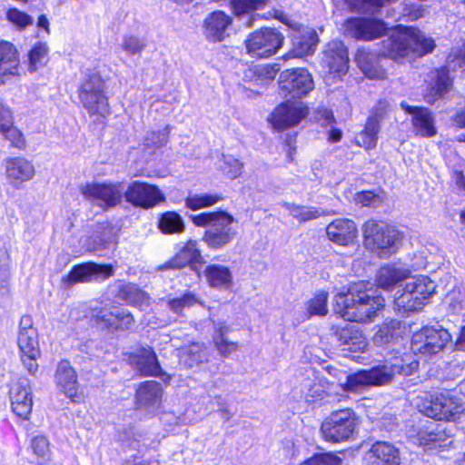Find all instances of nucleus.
<instances>
[{"label":"nucleus","mask_w":465,"mask_h":465,"mask_svg":"<svg viewBox=\"0 0 465 465\" xmlns=\"http://www.w3.org/2000/svg\"><path fill=\"white\" fill-rule=\"evenodd\" d=\"M313 88L312 76L304 68L287 69L280 74V94L285 99H302L308 95Z\"/></svg>","instance_id":"9"},{"label":"nucleus","mask_w":465,"mask_h":465,"mask_svg":"<svg viewBox=\"0 0 465 465\" xmlns=\"http://www.w3.org/2000/svg\"><path fill=\"white\" fill-rule=\"evenodd\" d=\"M436 285L428 276L411 278L394 295V309L400 312L420 310L434 292Z\"/></svg>","instance_id":"5"},{"label":"nucleus","mask_w":465,"mask_h":465,"mask_svg":"<svg viewBox=\"0 0 465 465\" xmlns=\"http://www.w3.org/2000/svg\"><path fill=\"white\" fill-rule=\"evenodd\" d=\"M389 380H346L344 383L336 384L331 383L328 384L327 390L332 393L335 392L336 395H340L342 397V394H340L337 390L342 391V393H356L360 392L366 386H382L386 384V381Z\"/></svg>","instance_id":"38"},{"label":"nucleus","mask_w":465,"mask_h":465,"mask_svg":"<svg viewBox=\"0 0 465 465\" xmlns=\"http://www.w3.org/2000/svg\"><path fill=\"white\" fill-rule=\"evenodd\" d=\"M322 64L333 78H341L349 68L347 48L339 40H333L326 45L322 58Z\"/></svg>","instance_id":"17"},{"label":"nucleus","mask_w":465,"mask_h":465,"mask_svg":"<svg viewBox=\"0 0 465 465\" xmlns=\"http://www.w3.org/2000/svg\"><path fill=\"white\" fill-rule=\"evenodd\" d=\"M455 346L460 351H465V326L460 329V335L455 342Z\"/></svg>","instance_id":"64"},{"label":"nucleus","mask_w":465,"mask_h":465,"mask_svg":"<svg viewBox=\"0 0 465 465\" xmlns=\"http://www.w3.org/2000/svg\"><path fill=\"white\" fill-rule=\"evenodd\" d=\"M457 67L460 72L465 68V43L460 50H454L448 57V66L431 73L430 82L424 94V99L429 104L435 103L448 93L451 87L449 71L455 72Z\"/></svg>","instance_id":"6"},{"label":"nucleus","mask_w":465,"mask_h":465,"mask_svg":"<svg viewBox=\"0 0 465 465\" xmlns=\"http://www.w3.org/2000/svg\"><path fill=\"white\" fill-rule=\"evenodd\" d=\"M58 386L72 401L81 402L84 401V389L79 387L77 380H59Z\"/></svg>","instance_id":"49"},{"label":"nucleus","mask_w":465,"mask_h":465,"mask_svg":"<svg viewBox=\"0 0 465 465\" xmlns=\"http://www.w3.org/2000/svg\"><path fill=\"white\" fill-rule=\"evenodd\" d=\"M12 124H14V116L11 108L0 102V130L10 127Z\"/></svg>","instance_id":"61"},{"label":"nucleus","mask_w":465,"mask_h":465,"mask_svg":"<svg viewBox=\"0 0 465 465\" xmlns=\"http://www.w3.org/2000/svg\"><path fill=\"white\" fill-rule=\"evenodd\" d=\"M284 36L275 28H262L250 34L245 40L247 53L255 58L275 54L283 44Z\"/></svg>","instance_id":"10"},{"label":"nucleus","mask_w":465,"mask_h":465,"mask_svg":"<svg viewBox=\"0 0 465 465\" xmlns=\"http://www.w3.org/2000/svg\"><path fill=\"white\" fill-rule=\"evenodd\" d=\"M17 345L24 366L30 375H35L38 370L37 359L40 357V348L37 330L34 328L33 320L29 315L21 317Z\"/></svg>","instance_id":"7"},{"label":"nucleus","mask_w":465,"mask_h":465,"mask_svg":"<svg viewBox=\"0 0 465 465\" xmlns=\"http://www.w3.org/2000/svg\"><path fill=\"white\" fill-rule=\"evenodd\" d=\"M283 207L300 222H308L320 217V212L314 207H305L295 203H284Z\"/></svg>","instance_id":"48"},{"label":"nucleus","mask_w":465,"mask_h":465,"mask_svg":"<svg viewBox=\"0 0 465 465\" xmlns=\"http://www.w3.org/2000/svg\"><path fill=\"white\" fill-rule=\"evenodd\" d=\"M0 134L11 143V145L24 149L25 147V140L23 134L12 124L10 127L0 130Z\"/></svg>","instance_id":"55"},{"label":"nucleus","mask_w":465,"mask_h":465,"mask_svg":"<svg viewBox=\"0 0 465 465\" xmlns=\"http://www.w3.org/2000/svg\"><path fill=\"white\" fill-rule=\"evenodd\" d=\"M328 292L321 291L310 299L305 306L306 312L302 317V321L309 320L313 316H325L328 313Z\"/></svg>","instance_id":"42"},{"label":"nucleus","mask_w":465,"mask_h":465,"mask_svg":"<svg viewBox=\"0 0 465 465\" xmlns=\"http://www.w3.org/2000/svg\"><path fill=\"white\" fill-rule=\"evenodd\" d=\"M6 19L19 30H23L34 23V19L29 15L17 8H10L6 12Z\"/></svg>","instance_id":"52"},{"label":"nucleus","mask_w":465,"mask_h":465,"mask_svg":"<svg viewBox=\"0 0 465 465\" xmlns=\"http://www.w3.org/2000/svg\"><path fill=\"white\" fill-rule=\"evenodd\" d=\"M200 257L201 253L197 248V242L189 241L171 261L170 264L172 267L182 268L197 262Z\"/></svg>","instance_id":"43"},{"label":"nucleus","mask_w":465,"mask_h":465,"mask_svg":"<svg viewBox=\"0 0 465 465\" xmlns=\"http://www.w3.org/2000/svg\"><path fill=\"white\" fill-rule=\"evenodd\" d=\"M19 53L10 42L0 41V84L6 77L19 74Z\"/></svg>","instance_id":"31"},{"label":"nucleus","mask_w":465,"mask_h":465,"mask_svg":"<svg viewBox=\"0 0 465 465\" xmlns=\"http://www.w3.org/2000/svg\"><path fill=\"white\" fill-rule=\"evenodd\" d=\"M357 427L355 412L345 408L332 411L322 423L321 432L325 440L341 442L348 440Z\"/></svg>","instance_id":"8"},{"label":"nucleus","mask_w":465,"mask_h":465,"mask_svg":"<svg viewBox=\"0 0 465 465\" xmlns=\"http://www.w3.org/2000/svg\"><path fill=\"white\" fill-rule=\"evenodd\" d=\"M213 343L219 353L227 357L238 349V343L228 341L226 337L213 336Z\"/></svg>","instance_id":"57"},{"label":"nucleus","mask_w":465,"mask_h":465,"mask_svg":"<svg viewBox=\"0 0 465 465\" xmlns=\"http://www.w3.org/2000/svg\"><path fill=\"white\" fill-rule=\"evenodd\" d=\"M354 202L361 206H371L381 202L379 195L371 191H362L355 193Z\"/></svg>","instance_id":"60"},{"label":"nucleus","mask_w":465,"mask_h":465,"mask_svg":"<svg viewBox=\"0 0 465 465\" xmlns=\"http://www.w3.org/2000/svg\"><path fill=\"white\" fill-rule=\"evenodd\" d=\"M417 440L425 450L444 449L452 442L451 430L445 423L430 421L419 431Z\"/></svg>","instance_id":"19"},{"label":"nucleus","mask_w":465,"mask_h":465,"mask_svg":"<svg viewBox=\"0 0 465 465\" xmlns=\"http://www.w3.org/2000/svg\"><path fill=\"white\" fill-rule=\"evenodd\" d=\"M368 465H400V450L389 441L378 440L374 442L365 454Z\"/></svg>","instance_id":"25"},{"label":"nucleus","mask_w":465,"mask_h":465,"mask_svg":"<svg viewBox=\"0 0 465 465\" xmlns=\"http://www.w3.org/2000/svg\"><path fill=\"white\" fill-rule=\"evenodd\" d=\"M232 23L230 15L223 11H214L203 20V34L210 42H222L228 35L227 30Z\"/></svg>","instance_id":"27"},{"label":"nucleus","mask_w":465,"mask_h":465,"mask_svg":"<svg viewBox=\"0 0 465 465\" xmlns=\"http://www.w3.org/2000/svg\"><path fill=\"white\" fill-rule=\"evenodd\" d=\"M48 46L45 43H37L30 50L28 54V70L30 73L45 66L48 62Z\"/></svg>","instance_id":"45"},{"label":"nucleus","mask_w":465,"mask_h":465,"mask_svg":"<svg viewBox=\"0 0 465 465\" xmlns=\"http://www.w3.org/2000/svg\"><path fill=\"white\" fill-rule=\"evenodd\" d=\"M9 394L14 413L23 420H28L33 406L29 380H13Z\"/></svg>","instance_id":"21"},{"label":"nucleus","mask_w":465,"mask_h":465,"mask_svg":"<svg viewBox=\"0 0 465 465\" xmlns=\"http://www.w3.org/2000/svg\"><path fill=\"white\" fill-rule=\"evenodd\" d=\"M319 39L315 30L312 28H302L292 35V44L295 55L304 56L312 54L316 49Z\"/></svg>","instance_id":"34"},{"label":"nucleus","mask_w":465,"mask_h":465,"mask_svg":"<svg viewBox=\"0 0 465 465\" xmlns=\"http://www.w3.org/2000/svg\"><path fill=\"white\" fill-rule=\"evenodd\" d=\"M401 106L411 115V124L416 134L422 137H431L436 134L435 120L428 108L411 106L405 103H401Z\"/></svg>","instance_id":"26"},{"label":"nucleus","mask_w":465,"mask_h":465,"mask_svg":"<svg viewBox=\"0 0 465 465\" xmlns=\"http://www.w3.org/2000/svg\"><path fill=\"white\" fill-rule=\"evenodd\" d=\"M130 364L142 376L159 377L165 373L161 368L157 356L149 346H139L129 355Z\"/></svg>","instance_id":"22"},{"label":"nucleus","mask_w":465,"mask_h":465,"mask_svg":"<svg viewBox=\"0 0 465 465\" xmlns=\"http://www.w3.org/2000/svg\"><path fill=\"white\" fill-rule=\"evenodd\" d=\"M4 164L6 180L15 189H21L25 183L31 181L35 175L33 163L25 157H8Z\"/></svg>","instance_id":"20"},{"label":"nucleus","mask_w":465,"mask_h":465,"mask_svg":"<svg viewBox=\"0 0 465 465\" xmlns=\"http://www.w3.org/2000/svg\"><path fill=\"white\" fill-rule=\"evenodd\" d=\"M236 16L249 15L263 8L264 0H228Z\"/></svg>","instance_id":"47"},{"label":"nucleus","mask_w":465,"mask_h":465,"mask_svg":"<svg viewBox=\"0 0 465 465\" xmlns=\"http://www.w3.org/2000/svg\"><path fill=\"white\" fill-rule=\"evenodd\" d=\"M158 229L163 234L182 233L185 229V224L178 213L167 211L159 217Z\"/></svg>","instance_id":"40"},{"label":"nucleus","mask_w":465,"mask_h":465,"mask_svg":"<svg viewBox=\"0 0 465 465\" xmlns=\"http://www.w3.org/2000/svg\"><path fill=\"white\" fill-rule=\"evenodd\" d=\"M362 231L366 249L381 258L394 253L401 241V233L382 222L368 221L363 224Z\"/></svg>","instance_id":"4"},{"label":"nucleus","mask_w":465,"mask_h":465,"mask_svg":"<svg viewBox=\"0 0 465 465\" xmlns=\"http://www.w3.org/2000/svg\"><path fill=\"white\" fill-rule=\"evenodd\" d=\"M124 190L122 183H87L80 186L82 194L101 207H113L120 203Z\"/></svg>","instance_id":"13"},{"label":"nucleus","mask_w":465,"mask_h":465,"mask_svg":"<svg viewBox=\"0 0 465 465\" xmlns=\"http://www.w3.org/2000/svg\"><path fill=\"white\" fill-rule=\"evenodd\" d=\"M375 60L373 55L365 56L363 54H358L356 56L361 70L368 78L383 79L386 72Z\"/></svg>","instance_id":"44"},{"label":"nucleus","mask_w":465,"mask_h":465,"mask_svg":"<svg viewBox=\"0 0 465 465\" xmlns=\"http://www.w3.org/2000/svg\"><path fill=\"white\" fill-rule=\"evenodd\" d=\"M171 341L179 350L180 362L187 367H193L207 359V347L203 343L193 342L180 346L175 339L172 338Z\"/></svg>","instance_id":"32"},{"label":"nucleus","mask_w":465,"mask_h":465,"mask_svg":"<svg viewBox=\"0 0 465 465\" xmlns=\"http://www.w3.org/2000/svg\"><path fill=\"white\" fill-rule=\"evenodd\" d=\"M113 275L111 265L86 262L74 266L68 276V284L76 282H103Z\"/></svg>","instance_id":"23"},{"label":"nucleus","mask_w":465,"mask_h":465,"mask_svg":"<svg viewBox=\"0 0 465 465\" xmlns=\"http://www.w3.org/2000/svg\"><path fill=\"white\" fill-rule=\"evenodd\" d=\"M384 307V298L367 290L363 282L350 285L334 297V312L348 322H369Z\"/></svg>","instance_id":"1"},{"label":"nucleus","mask_w":465,"mask_h":465,"mask_svg":"<svg viewBox=\"0 0 465 465\" xmlns=\"http://www.w3.org/2000/svg\"><path fill=\"white\" fill-rule=\"evenodd\" d=\"M308 114L309 108L303 102L286 99L272 112L268 121L273 129L282 131L298 125Z\"/></svg>","instance_id":"12"},{"label":"nucleus","mask_w":465,"mask_h":465,"mask_svg":"<svg viewBox=\"0 0 465 465\" xmlns=\"http://www.w3.org/2000/svg\"><path fill=\"white\" fill-rule=\"evenodd\" d=\"M169 126L158 132H149L144 138V145L148 148L161 147L168 142Z\"/></svg>","instance_id":"54"},{"label":"nucleus","mask_w":465,"mask_h":465,"mask_svg":"<svg viewBox=\"0 0 465 465\" xmlns=\"http://www.w3.org/2000/svg\"><path fill=\"white\" fill-rule=\"evenodd\" d=\"M411 270L401 262L388 263L377 272L375 282L379 288L393 289L400 282L411 277Z\"/></svg>","instance_id":"28"},{"label":"nucleus","mask_w":465,"mask_h":465,"mask_svg":"<svg viewBox=\"0 0 465 465\" xmlns=\"http://www.w3.org/2000/svg\"><path fill=\"white\" fill-rule=\"evenodd\" d=\"M338 339L344 346L343 351H364L368 346L366 337L355 326H346L337 332Z\"/></svg>","instance_id":"33"},{"label":"nucleus","mask_w":465,"mask_h":465,"mask_svg":"<svg viewBox=\"0 0 465 465\" xmlns=\"http://www.w3.org/2000/svg\"><path fill=\"white\" fill-rule=\"evenodd\" d=\"M310 396L312 397V398H318L320 400H323L324 399V395H326L327 397H331V392L328 391H325V386L324 384L322 383H314L311 388H310Z\"/></svg>","instance_id":"63"},{"label":"nucleus","mask_w":465,"mask_h":465,"mask_svg":"<svg viewBox=\"0 0 465 465\" xmlns=\"http://www.w3.org/2000/svg\"><path fill=\"white\" fill-rule=\"evenodd\" d=\"M144 43L138 37L127 35L123 39L122 48L129 54H135L144 48Z\"/></svg>","instance_id":"58"},{"label":"nucleus","mask_w":465,"mask_h":465,"mask_svg":"<svg viewBox=\"0 0 465 465\" xmlns=\"http://www.w3.org/2000/svg\"><path fill=\"white\" fill-rule=\"evenodd\" d=\"M203 274L208 283L214 288L227 289L232 282V276L228 267L221 264H210L205 267Z\"/></svg>","instance_id":"36"},{"label":"nucleus","mask_w":465,"mask_h":465,"mask_svg":"<svg viewBox=\"0 0 465 465\" xmlns=\"http://www.w3.org/2000/svg\"><path fill=\"white\" fill-rule=\"evenodd\" d=\"M128 203L144 209H149L164 201L163 193L155 185L135 181L124 193Z\"/></svg>","instance_id":"18"},{"label":"nucleus","mask_w":465,"mask_h":465,"mask_svg":"<svg viewBox=\"0 0 465 465\" xmlns=\"http://www.w3.org/2000/svg\"><path fill=\"white\" fill-rule=\"evenodd\" d=\"M422 411L434 420H455L464 411V407L460 401L448 393H440L435 398L431 397L430 402L424 405Z\"/></svg>","instance_id":"14"},{"label":"nucleus","mask_w":465,"mask_h":465,"mask_svg":"<svg viewBox=\"0 0 465 465\" xmlns=\"http://www.w3.org/2000/svg\"><path fill=\"white\" fill-rule=\"evenodd\" d=\"M380 128L378 114L369 117L364 129L357 136V143L367 150L373 149L377 144Z\"/></svg>","instance_id":"39"},{"label":"nucleus","mask_w":465,"mask_h":465,"mask_svg":"<svg viewBox=\"0 0 465 465\" xmlns=\"http://www.w3.org/2000/svg\"><path fill=\"white\" fill-rule=\"evenodd\" d=\"M435 48L434 40L414 27L397 25L390 36L382 41L381 54L400 61L411 54L421 56Z\"/></svg>","instance_id":"2"},{"label":"nucleus","mask_w":465,"mask_h":465,"mask_svg":"<svg viewBox=\"0 0 465 465\" xmlns=\"http://www.w3.org/2000/svg\"><path fill=\"white\" fill-rule=\"evenodd\" d=\"M357 232L355 223L350 219H336L329 223L326 228V233L330 241L342 246L353 242Z\"/></svg>","instance_id":"29"},{"label":"nucleus","mask_w":465,"mask_h":465,"mask_svg":"<svg viewBox=\"0 0 465 465\" xmlns=\"http://www.w3.org/2000/svg\"><path fill=\"white\" fill-rule=\"evenodd\" d=\"M223 199L218 194L212 193H194L190 194L185 199V206L191 210H199L210 207Z\"/></svg>","instance_id":"46"},{"label":"nucleus","mask_w":465,"mask_h":465,"mask_svg":"<svg viewBox=\"0 0 465 465\" xmlns=\"http://www.w3.org/2000/svg\"><path fill=\"white\" fill-rule=\"evenodd\" d=\"M163 390L156 381H145L136 391L137 409L154 414L161 407Z\"/></svg>","instance_id":"24"},{"label":"nucleus","mask_w":465,"mask_h":465,"mask_svg":"<svg viewBox=\"0 0 465 465\" xmlns=\"http://www.w3.org/2000/svg\"><path fill=\"white\" fill-rule=\"evenodd\" d=\"M118 297L127 303L135 306H143L149 302L148 295L133 283H121Z\"/></svg>","instance_id":"41"},{"label":"nucleus","mask_w":465,"mask_h":465,"mask_svg":"<svg viewBox=\"0 0 465 465\" xmlns=\"http://www.w3.org/2000/svg\"><path fill=\"white\" fill-rule=\"evenodd\" d=\"M31 448L36 456L35 462L44 464L49 459V442L44 436H36L32 440Z\"/></svg>","instance_id":"50"},{"label":"nucleus","mask_w":465,"mask_h":465,"mask_svg":"<svg viewBox=\"0 0 465 465\" xmlns=\"http://www.w3.org/2000/svg\"><path fill=\"white\" fill-rule=\"evenodd\" d=\"M450 339L447 330L426 326L412 335L411 349L414 354L432 355L442 351Z\"/></svg>","instance_id":"11"},{"label":"nucleus","mask_w":465,"mask_h":465,"mask_svg":"<svg viewBox=\"0 0 465 465\" xmlns=\"http://www.w3.org/2000/svg\"><path fill=\"white\" fill-rule=\"evenodd\" d=\"M55 375L57 378H76L77 374L68 361L62 360L57 365Z\"/></svg>","instance_id":"62"},{"label":"nucleus","mask_w":465,"mask_h":465,"mask_svg":"<svg viewBox=\"0 0 465 465\" xmlns=\"http://www.w3.org/2000/svg\"><path fill=\"white\" fill-rule=\"evenodd\" d=\"M84 108L97 119L104 118L110 113V105L106 93L88 94L78 97Z\"/></svg>","instance_id":"35"},{"label":"nucleus","mask_w":465,"mask_h":465,"mask_svg":"<svg viewBox=\"0 0 465 465\" xmlns=\"http://www.w3.org/2000/svg\"><path fill=\"white\" fill-rule=\"evenodd\" d=\"M343 29L347 35L370 41L381 36L386 32L387 26L381 20L352 17L345 21Z\"/></svg>","instance_id":"16"},{"label":"nucleus","mask_w":465,"mask_h":465,"mask_svg":"<svg viewBox=\"0 0 465 465\" xmlns=\"http://www.w3.org/2000/svg\"><path fill=\"white\" fill-rule=\"evenodd\" d=\"M341 460L331 453L316 454L304 460L301 465H341Z\"/></svg>","instance_id":"56"},{"label":"nucleus","mask_w":465,"mask_h":465,"mask_svg":"<svg viewBox=\"0 0 465 465\" xmlns=\"http://www.w3.org/2000/svg\"><path fill=\"white\" fill-rule=\"evenodd\" d=\"M196 303H200V302L193 294L188 292L180 298L170 300L168 305L172 312L176 314H181L185 308H189Z\"/></svg>","instance_id":"53"},{"label":"nucleus","mask_w":465,"mask_h":465,"mask_svg":"<svg viewBox=\"0 0 465 465\" xmlns=\"http://www.w3.org/2000/svg\"><path fill=\"white\" fill-rule=\"evenodd\" d=\"M192 222L199 227H207L203 240L213 249H222L231 243L236 236L232 224L235 220L224 211L202 213L191 215Z\"/></svg>","instance_id":"3"},{"label":"nucleus","mask_w":465,"mask_h":465,"mask_svg":"<svg viewBox=\"0 0 465 465\" xmlns=\"http://www.w3.org/2000/svg\"><path fill=\"white\" fill-rule=\"evenodd\" d=\"M105 83L95 69L88 70L84 74L78 88V97L88 94L105 93Z\"/></svg>","instance_id":"37"},{"label":"nucleus","mask_w":465,"mask_h":465,"mask_svg":"<svg viewBox=\"0 0 465 465\" xmlns=\"http://www.w3.org/2000/svg\"><path fill=\"white\" fill-rule=\"evenodd\" d=\"M418 367V361L411 357H395L390 361L372 367L370 371L363 370L361 372L364 373L361 378H393L396 375L411 376Z\"/></svg>","instance_id":"15"},{"label":"nucleus","mask_w":465,"mask_h":465,"mask_svg":"<svg viewBox=\"0 0 465 465\" xmlns=\"http://www.w3.org/2000/svg\"><path fill=\"white\" fill-rule=\"evenodd\" d=\"M98 321L104 322L108 328L114 330H129L134 325L133 315L125 309L114 307L113 309H100L93 314Z\"/></svg>","instance_id":"30"},{"label":"nucleus","mask_w":465,"mask_h":465,"mask_svg":"<svg viewBox=\"0 0 465 465\" xmlns=\"http://www.w3.org/2000/svg\"><path fill=\"white\" fill-rule=\"evenodd\" d=\"M276 66V64H263L255 66L253 73L257 75L256 81H271L274 79L279 70Z\"/></svg>","instance_id":"59"},{"label":"nucleus","mask_w":465,"mask_h":465,"mask_svg":"<svg viewBox=\"0 0 465 465\" xmlns=\"http://www.w3.org/2000/svg\"><path fill=\"white\" fill-rule=\"evenodd\" d=\"M221 169L231 179H235L242 174L243 164L232 155H223Z\"/></svg>","instance_id":"51"}]
</instances>
